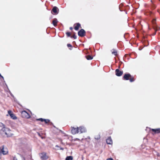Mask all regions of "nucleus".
<instances>
[{
	"label": "nucleus",
	"mask_w": 160,
	"mask_h": 160,
	"mask_svg": "<svg viewBox=\"0 0 160 160\" xmlns=\"http://www.w3.org/2000/svg\"><path fill=\"white\" fill-rule=\"evenodd\" d=\"M66 33L67 34V37H71V33L70 32H67Z\"/></svg>",
	"instance_id": "obj_22"
},
{
	"label": "nucleus",
	"mask_w": 160,
	"mask_h": 160,
	"mask_svg": "<svg viewBox=\"0 0 160 160\" xmlns=\"http://www.w3.org/2000/svg\"><path fill=\"white\" fill-rule=\"evenodd\" d=\"M67 47H72V46L70 44H68L67 45Z\"/></svg>",
	"instance_id": "obj_25"
},
{
	"label": "nucleus",
	"mask_w": 160,
	"mask_h": 160,
	"mask_svg": "<svg viewBox=\"0 0 160 160\" xmlns=\"http://www.w3.org/2000/svg\"><path fill=\"white\" fill-rule=\"evenodd\" d=\"M58 22V21L57 19L55 18L53 20L52 23L54 26H56L57 25V23Z\"/></svg>",
	"instance_id": "obj_13"
},
{
	"label": "nucleus",
	"mask_w": 160,
	"mask_h": 160,
	"mask_svg": "<svg viewBox=\"0 0 160 160\" xmlns=\"http://www.w3.org/2000/svg\"><path fill=\"white\" fill-rule=\"evenodd\" d=\"M96 140H98L100 139V135L98 136H95L94 138Z\"/></svg>",
	"instance_id": "obj_20"
},
{
	"label": "nucleus",
	"mask_w": 160,
	"mask_h": 160,
	"mask_svg": "<svg viewBox=\"0 0 160 160\" xmlns=\"http://www.w3.org/2000/svg\"><path fill=\"white\" fill-rule=\"evenodd\" d=\"M0 152L2 153L3 155H6L8 152V151L7 149H4V146L0 147Z\"/></svg>",
	"instance_id": "obj_6"
},
{
	"label": "nucleus",
	"mask_w": 160,
	"mask_h": 160,
	"mask_svg": "<svg viewBox=\"0 0 160 160\" xmlns=\"http://www.w3.org/2000/svg\"><path fill=\"white\" fill-rule=\"evenodd\" d=\"M78 129L80 133L85 132H86V129L84 127H80L78 128Z\"/></svg>",
	"instance_id": "obj_10"
},
{
	"label": "nucleus",
	"mask_w": 160,
	"mask_h": 160,
	"mask_svg": "<svg viewBox=\"0 0 160 160\" xmlns=\"http://www.w3.org/2000/svg\"><path fill=\"white\" fill-rule=\"evenodd\" d=\"M152 131L154 132L155 133H160V128L152 129Z\"/></svg>",
	"instance_id": "obj_11"
},
{
	"label": "nucleus",
	"mask_w": 160,
	"mask_h": 160,
	"mask_svg": "<svg viewBox=\"0 0 160 160\" xmlns=\"http://www.w3.org/2000/svg\"><path fill=\"white\" fill-rule=\"evenodd\" d=\"M59 10L58 8L56 6L54 7L51 11V12L53 14L57 15L59 12Z\"/></svg>",
	"instance_id": "obj_3"
},
{
	"label": "nucleus",
	"mask_w": 160,
	"mask_h": 160,
	"mask_svg": "<svg viewBox=\"0 0 160 160\" xmlns=\"http://www.w3.org/2000/svg\"><path fill=\"white\" fill-rule=\"evenodd\" d=\"M73 42V43H74V42L75 43V42L74 41V42Z\"/></svg>",
	"instance_id": "obj_34"
},
{
	"label": "nucleus",
	"mask_w": 160,
	"mask_h": 160,
	"mask_svg": "<svg viewBox=\"0 0 160 160\" xmlns=\"http://www.w3.org/2000/svg\"><path fill=\"white\" fill-rule=\"evenodd\" d=\"M113 50L114 51L112 52V54H114L115 56H116L117 55V51L114 49H113Z\"/></svg>",
	"instance_id": "obj_18"
},
{
	"label": "nucleus",
	"mask_w": 160,
	"mask_h": 160,
	"mask_svg": "<svg viewBox=\"0 0 160 160\" xmlns=\"http://www.w3.org/2000/svg\"><path fill=\"white\" fill-rule=\"evenodd\" d=\"M46 121H44V122L45 123L47 124L48 123L50 122V120L48 119H45Z\"/></svg>",
	"instance_id": "obj_24"
},
{
	"label": "nucleus",
	"mask_w": 160,
	"mask_h": 160,
	"mask_svg": "<svg viewBox=\"0 0 160 160\" xmlns=\"http://www.w3.org/2000/svg\"><path fill=\"white\" fill-rule=\"evenodd\" d=\"M132 77V76L129 73L125 74L123 76V79L125 80H129V78Z\"/></svg>",
	"instance_id": "obj_8"
},
{
	"label": "nucleus",
	"mask_w": 160,
	"mask_h": 160,
	"mask_svg": "<svg viewBox=\"0 0 160 160\" xmlns=\"http://www.w3.org/2000/svg\"><path fill=\"white\" fill-rule=\"evenodd\" d=\"M76 26L74 27L75 30L77 31L78 30L79 28L81 26V24L79 23H76Z\"/></svg>",
	"instance_id": "obj_14"
},
{
	"label": "nucleus",
	"mask_w": 160,
	"mask_h": 160,
	"mask_svg": "<svg viewBox=\"0 0 160 160\" xmlns=\"http://www.w3.org/2000/svg\"><path fill=\"white\" fill-rule=\"evenodd\" d=\"M0 127H2L1 131H2L7 137H10L12 136L10 129L5 127V125L2 122H0Z\"/></svg>",
	"instance_id": "obj_1"
},
{
	"label": "nucleus",
	"mask_w": 160,
	"mask_h": 160,
	"mask_svg": "<svg viewBox=\"0 0 160 160\" xmlns=\"http://www.w3.org/2000/svg\"><path fill=\"white\" fill-rule=\"evenodd\" d=\"M36 120H37V121H41L42 122H43V121H46L45 120V119H43V118H39V119H36Z\"/></svg>",
	"instance_id": "obj_19"
},
{
	"label": "nucleus",
	"mask_w": 160,
	"mask_h": 160,
	"mask_svg": "<svg viewBox=\"0 0 160 160\" xmlns=\"http://www.w3.org/2000/svg\"><path fill=\"white\" fill-rule=\"evenodd\" d=\"M85 57L88 60H92L93 58V57L89 55L86 56Z\"/></svg>",
	"instance_id": "obj_16"
},
{
	"label": "nucleus",
	"mask_w": 160,
	"mask_h": 160,
	"mask_svg": "<svg viewBox=\"0 0 160 160\" xmlns=\"http://www.w3.org/2000/svg\"><path fill=\"white\" fill-rule=\"evenodd\" d=\"M56 147H58V148H59V147L58 146V145H57L56 146ZM60 150H64V148H60Z\"/></svg>",
	"instance_id": "obj_26"
},
{
	"label": "nucleus",
	"mask_w": 160,
	"mask_h": 160,
	"mask_svg": "<svg viewBox=\"0 0 160 160\" xmlns=\"http://www.w3.org/2000/svg\"><path fill=\"white\" fill-rule=\"evenodd\" d=\"M106 142L108 144H111L112 143V141L111 137H108L106 140Z\"/></svg>",
	"instance_id": "obj_12"
},
{
	"label": "nucleus",
	"mask_w": 160,
	"mask_h": 160,
	"mask_svg": "<svg viewBox=\"0 0 160 160\" xmlns=\"http://www.w3.org/2000/svg\"><path fill=\"white\" fill-rule=\"evenodd\" d=\"M129 80L130 82H133L134 81L133 78V77H131V78H130V79H129Z\"/></svg>",
	"instance_id": "obj_21"
},
{
	"label": "nucleus",
	"mask_w": 160,
	"mask_h": 160,
	"mask_svg": "<svg viewBox=\"0 0 160 160\" xmlns=\"http://www.w3.org/2000/svg\"><path fill=\"white\" fill-rule=\"evenodd\" d=\"M37 133H38V135H39V136H41V135H40V133H39V132H38Z\"/></svg>",
	"instance_id": "obj_33"
},
{
	"label": "nucleus",
	"mask_w": 160,
	"mask_h": 160,
	"mask_svg": "<svg viewBox=\"0 0 160 160\" xmlns=\"http://www.w3.org/2000/svg\"><path fill=\"white\" fill-rule=\"evenodd\" d=\"M8 114H9V115H10V114H12V112L11 111H10V110H9V111H8Z\"/></svg>",
	"instance_id": "obj_28"
},
{
	"label": "nucleus",
	"mask_w": 160,
	"mask_h": 160,
	"mask_svg": "<svg viewBox=\"0 0 160 160\" xmlns=\"http://www.w3.org/2000/svg\"><path fill=\"white\" fill-rule=\"evenodd\" d=\"M71 132L72 134H75L76 133H78L79 132V131L78 128H74V127H72V128L71 130Z\"/></svg>",
	"instance_id": "obj_7"
},
{
	"label": "nucleus",
	"mask_w": 160,
	"mask_h": 160,
	"mask_svg": "<svg viewBox=\"0 0 160 160\" xmlns=\"http://www.w3.org/2000/svg\"><path fill=\"white\" fill-rule=\"evenodd\" d=\"M9 92L11 95L12 96V97H13V95H12V94L11 93V92H10V91H9Z\"/></svg>",
	"instance_id": "obj_30"
},
{
	"label": "nucleus",
	"mask_w": 160,
	"mask_h": 160,
	"mask_svg": "<svg viewBox=\"0 0 160 160\" xmlns=\"http://www.w3.org/2000/svg\"><path fill=\"white\" fill-rule=\"evenodd\" d=\"M116 75L120 77L123 74V71H120L118 69H117L115 70Z\"/></svg>",
	"instance_id": "obj_9"
},
{
	"label": "nucleus",
	"mask_w": 160,
	"mask_h": 160,
	"mask_svg": "<svg viewBox=\"0 0 160 160\" xmlns=\"http://www.w3.org/2000/svg\"><path fill=\"white\" fill-rule=\"evenodd\" d=\"M13 160H18L17 158L15 156L13 157Z\"/></svg>",
	"instance_id": "obj_27"
},
{
	"label": "nucleus",
	"mask_w": 160,
	"mask_h": 160,
	"mask_svg": "<svg viewBox=\"0 0 160 160\" xmlns=\"http://www.w3.org/2000/svg\"><path fill=\"white\" fill-rule=\"evenodd\" d=\"M69 29L70 30H72L73 29V28L72 27H70Z\"/></svg>",
	"instance_id": "obj_31"
},
{
	"label": "nucleus",
	"mask_w": 160,
	"mask_h": 160,
	"mask_svg": "<svg viewBox=\"0 0 160 160\" xmlns=\"http://www.w3.org/2000/svg\"><path fill=\"white\" fill-rule=\"evenodd\" d=\"M0 77H1L3 79V76H2L1 75V74L0 73Z\"/></svg>",
	"instance_id": "obj_32"
},
{
	"label": "nucleus",
	"mask_w": 160,
	"mask_h": 160,
	"mask_svg": "<svg viewBox=\"0 0 160 160\" xmlns=\"http://www.w3.org/2000/svg\"><path fill=\"white\" fill-rule=\"evenodd\" d=\"M107 160H114L112 158H110L107 159Z\"/></svg>",
	"instance_id": "obj_29"
},
{
	"label": "nucleus",
	"mask_w": 160,
	"mask_h": 160,
	"mask_svg": "<svg viewBox=\"0 0 160 160\" xmlns=\"http://www.w3.org/2000/svg\"><path fill=\"white\" fill-rule=\"evenodd\" d=\"M73 159L72 157V156H67L66 159V160H72Z\"/></svg>",
	"instance_id": "obj_17"
},
{
	"label": "nucleus",
	"mask_w": 160,
	"mask_h": 160,
	"mask_svg": "<svg viewBox=\"0 0 160 160\" xmlns=\"http://www.w3.org/2000/svg\"><path fill=\"white\" fill-rule=\"evenodd\" d=\"M70 49L71 50H72V49L70 48Z\"/></svg>",
	"instance_id": "obj_35"
},
{
	"label": "nucleus",
	"mask_w": 160,
	"mask_h": 160,
	"mask_svg": "<svg viewBox=\"0 0 160 160\" xmlns=\"http://www.w3.org/2000/svg\"><path fill=\"white\" fill-rule=\"evenodd\" d=\"M71 38H74V39H76L77 38V37L75 35V34H74L72 36H71Z\"/></svg>",
	"instance_id": "obj_23"
},
{
	"label": "nucleus",
	"mask_w": 160,
	"mask_h": 160,
	"mask_svg": "<svg viewBox=\"0 0 160 160\" xmlns=\"http://www.w3.org/2000/svg\"><path fill=\"white\" fill-rule=\"evenodd\" d=\"M22 117L23 118H30V115L26 111H22L21 112Z\"/></svg>",
	"instance_id": "obj_2"
},
{
	"label": "nucleus",
	"mask_w": 160,
	"mask_h": 160,
	"mask_svg": "<svg viewBox=\"0 0 160 160\" xmlns=\"http://www.w3.org/2000/svg\"><path fill=\"white\" fill-rule=\"evenodd\" d=\"M40 157L42 160H46L48 158V157L46 153L44 152L41 154Z\"/></svg>",
	"instance_id": "obj_5"
},
{
	"label": "nucleus",
	"mask_w": 160,
	"mask_h": 160,
	"mask_svg": "<svg viewBox=\"0 0 160 160\" xmlns=\"http://www.w3.org/2000/svg\"><path fill=\"white\" fill-rule=\"evenodd\" d=\"M86 32L83 29L80 30L78 32V35L81 37H83L85 35Z\"/></svg>",
	"instance_id": "obj_4"
},
{
	"label": "nucleus",
	"mask_w": 160,
	"mask_h": 160,
	"mask_svg": "<svg viewBox=\"0 0 160 160\" xmlns=\"http://www.w3.org/2000/svg\"><path fill=\"white\" fill-rule=\"evenodd\" d=\"M10 116L11 118L15 120L17 119V117L13 113L11 114H10Z\"/></svg>",
	"instance_id": "obj_15"
}]
</instances>
